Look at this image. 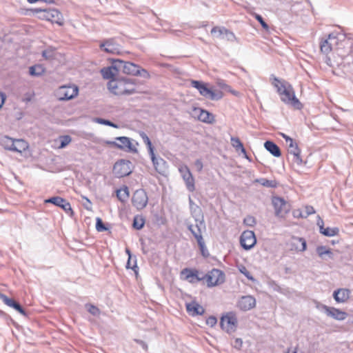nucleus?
I'll return each mask as SVG.
<instances>
[{
    "instance_id": "37998d69",
    "label": "nucleus",
    "mask_w": 353,
    "mask_h": 353,
    "mask_svg": "<svg viewBox=\"0 0 353 353\" xmlns=\"http://www.w3.org/2000/svg\"><path fill=\"white\" fill-rule=\"evenodd\" d=\"M315 213L314 208L311 205H306L304 208L303 212H300L298 216H300L302 218H307L309 215L313 214Z\"/></svg>"
},
{
    "instance_id": "49530a36",
    "label": "nucleus",
    "mask_w": 353,
    "mask_h": 353,
    "mask_svg": "<svg viewBox=\"0 0 353 353\" xmlns=\"http://www.w3.org/2000/svg\"><path fill=\"white\" fill-rule=\"evenodd\" d=\"M135 76H140L145 79L150 78V75L149 72L145 69L141 68L139 65H138V68L136 70Z\"/></svg>"
},
{
    "instance_id": "6e6d98bb",
    "label": "nucleus",
    "mask_w": 353,
    "mask_h": 353,
    "mask_svg": "<svg viewBox=\"0 0 353 353\" xmlns=\"http://www.w3.org/2000/svg\"><path fill=\"white\" fill-rule=\"evenodd\" d=\"M217 323V319L214 316H210L206 319V323L207 325H210V327L214 326Z\"/></svg>"
},
{
    "instance_id": "aec40b11",
    "label": "nucleus",
    "mask_w": 353,
    "mask_h": 353,
    "mask_svg": "<svg viewBox=\"0 0 353 353\" xmlns=\"http://www.w3.org/2000/svg\"><path fill=\"white\" fill-rule=\"evenodd\" d=\"M155 170L160 174L164 175L168 169L166 161L160 157H156L154 152L150 154Z\"/></svg>"
},
{
    "instance_id": "8fccbe9b",
    "label": "nucleus",
    "mask_w": 353,
    "mask_h": 353,
    "mask_svg": "<svg viewBox=\"0 0 353 353\" xmlns=\"http://www.w3.org/2000/svg\"><path fill=\"white\" fill-rule=\"evenodd\" d=\"M131 261L132 260H130V258H128L127 263H126V268L127 269H132V270L134 271V272L136 274H137V272H138V267H137V265L136 256L134 257V263L133 264L131 263Z\"/></svg>"
},
{
    "instance_id": "9d476101",
    "label": "nucleus",
    "mask_w": 353,
    "mask_h": 353,
    "mask_svg": "<svg viewBox=\"0 0 353 353\" xmlns=\"http://www.w3.org/2000/svg\"><path fill=\"white\" fill-rule=\"evenodd\" d=\"M208 287H214L221 284L225 281L224 273L218 269L214 268L205 274Z\"/></svg>"
},
{
    "instance_id": "f8f14e48",
    "label": "nucleus",
    "mask_w": 353,
    "mask_h": 353,
    "mask_svg": "<svg viewBox=\"0 0 353 353\" xmlns=\"http://www.w3.org/2000/svg\"><path fill=\"white\" fill-rule=\"evenodd\" d=\"M148 202V197L143 189L137 190L132 196V203L134 207L140 210L146 207Z\"/></svg>"
},
{
    "instance_id": "423d86ee",
    "label": "nucleus",
    "mask_w": 353,
    "mask_h": 353,
    "mask_svg": "<svg viewBox=\"0 0 353 353\" xmlns=\"http://www.w3.org/2000/svg\"><path fill=\"white\" fill-rule=\"evenodd\" d=\"M237 325V318L232 312L226 313L221 318L220 325L221 328L229 334L235 332Z\"/></svg>"
},
{
    "instance_id": "0e129e2a",
    "label": "nucleus",
    "mask_w": 353,
    "mask_h": 353,
    "mask_svg": "<svg viewBox=\"0 0 353 353\" xmlns=\"http://www.w3.org/2000/svg\"><path fill=\"white\" fill-rule=\"evenodd\" d=\"M195 165L198 167V168L201 170L203 168V163L201 160H196L195 162Z\"/></svg>"
},
{
    "instance_id": "de8ad7c7",
    "label": "nucleus",
    "mask_w": 353,
    "mask_h": 353,
    "mask_svg": "<svg viewBox=\"0 0 353 353\" xmlns=\"http://www.w3.org/2000/svg\"><path fill=\"white\" fill-rule=\"evenodd\" d=\"M96 122L99 123V124L105 125L113 127V128H118V125L117 124L112 123V121H110L109 120H106V119H104L97 118L96 119Z\"/></svg>"
},
{
    "instance_id": "4d7b16f0",
    "label": "nucleus",
    "mask_w": 353,
    "mask_h": 353,
    "mask_svg": "<svg viewBox=\"0 0 353 353\" xmlns=\"http://www.w3.org/2000/svg\"><path fill=\"white\" fill-rule=\"evenodd\" d=\"M232 346L236 349H241L243 345V341L241 339L237 338L235 339L234 341L232 343Z\"/></svg>"
},
{
    "instance_id": "13d9d810",
    "label": "nucleus",
    "mask_w": 353,
    "mask_h": 353,
    "mask_svg": "<svg viewBox=\"0 0 353 353\" xmlns=\"http://www.w3.org/2000/svg\"><path fill=\"white\" fill-rule=\"evenodd\" d=\"M269 285L276 292H281V287L274 281H271L269 282Z\"/></svg>"
},
{
    "instance_id": "bb28decb",
    "label": "nucleus",
    "mask_w": 353,
    "mask_h": 353,
    "mask_svg": "<svg viewBox=\"0 0 353 353\" xmlns=\"http://www.w3.org/2000/svg\"><path fill=\"white\" fill-rule=\"evenodd\" d=\"M186 310L192 316L202 315L205 312V309L196 301H192L186 304Z\"/></svg>"
},
{
    "instance_id": "69168bd1",
    "label": "nucleus",
    "mask_w": 353,
    "mask_h": 353,
    "mask_svg": "<svg viewBox=\"0 0 353 353\" xmlns=\"http://www.w3.org/2000/svg\"><path fill=\"white\" fill-rule=\"evenodd\" d=\"M195 279L198 281H203V280H206V277H205V275H203V276H200L199 274L198 273V276H196Z\"/></svg>"
},
{
    "instance_id": "dca6fc26",
    "label": "nucleus",
    "mask_w": 353,
    "mask_h": 353,
    "mask_svg": "<svg viewBox=\"0 0 353 353\" xmlns=\"http://www.w3.org/2000/svg\"><path fill=\"white\" fill-rule=\"evenodd\" d=\"M119 73L123 72L126 74L135 76L138 65L129 61H124L121 59H116Z\"/></svg>"
},
{
    "instance_id": "cd10ccee",
    "label": "nucleus",
    "mask_w": 353,
    "mask_h": 353,
    "mask_svg": "<svg viewBox=\"0 0 353 353\" xmlns=\"http://www.w3.org/2000/svg\"><path fill=\"white\" fill-rule=\"evenodd\" d=\"M196 224L194 226L192 224L188 225V229L191 232L192 235L195 237V233L199 231L201 235L202 236V230H205V224L204 223V219L203 216L201 218H196Z\"/></svg>"
},
{
    "instance_id": "f3484780",
    "label": "nucleus",
    "mask_w": 353,
    "mask_h": 353,
    "mask_svg": "<svg viewBox=\"0 0 353 353\" xmlns=\"http://www.w3.org/2000/svg\"><path fill=\"white\" fill-rule=\"evenodd\" d=\"M45 203H52L60 207L66 213L73 214L70 203L65 199L60 196H53L45 200Z\"/></svg>"
},
{
    "instance_id": "39448f33",
    "label": "nucleus",
    "mask_w": 353,
    "mask_h": 353,
    "mask_svg": "<svg viewBox=\"0 0 353 353\" xmlns=\"http://www.w3.org/2000/svg\"><path fill=\"white\" fill-rule=\"evenodd\" d=\"M132 163L129 160L120 159L113 166V173L117 178H121L130 174L132 172Z\"/></svg>"
},
{
    "instance_id": "7ed1b4c3",
    "label": "nucleus",
    "mask_w": 353,
    "mask_h": 353,
    "mask_svg": "<svg viewBox=\"0 0 353 353\" xmlns=\"http://www.w3.org/2000/svg\"><path fill=\"white\" fill-rule=\"evenodd\" d=\"M106 145L113 148L120 149L127 152H137V149L132 143V140L127 137H118L115 138L114 141H105L104 142Z\"/></svg>"
},
{
    "instance_id": "1a4fd4ad",
    "label": "nucleus",
    "mask_w": 353,
    "mask_h": 353,
    "mask_svg": "<svg viewBox=\"0 0 353 353\" xmlns=\"http://www.w3.org/2000/svg\"><path fill=\"white\" fill-rule=\"evenodd\" d=\"M34 12L38 13L39 12H43V17L48 20L51 21L52 23H57L60 26L63 23V19L62 14L57 9H39L36 8L34 10Z\"/></svg>"
},
{
    "instance_id": "e433bc0d",
    "label": "nucleus",
    "mask_w": 353,
    "mask_h": 353,
    "mask_svg": "<svg viewBox=\"0 0 353 353\" xmlns=\"http://www.w3.org/2000/svg\"><path fill=\"white\" fill-rule=\"evenodd\" d=\"M339 232V230L338 228H321V234L325 236H334L337 235Z\"/></svg>"
},
{
    "instance_id": "c9c22d12",
    "label": "nucleus",
    "mask_w": 353,
    "mask_h": 353,
    "mask_svg": "<svg viewBox=\"0 0 353 353\" xmlns=\"http://www.w3.org/2000/svg\"><path fill=\"white\" fill-rule=\"evenodd\" d=\"M28 148L27 143L23 139H15V143L14 145V152H22Z\"/></svg>"
},
{
    "instance_id": "c85d7f7f",
    "label": "nucleus",
    "mask_w": 353,
    "mask_h": 353,
    "mask_svg": "<svg viewBox=\"0 0 353 353\" xmlns=\"http://www.w3.org/2000/svg\"><path fill=\"white\" fill-rule=\"evenodd\" d=\"M291 245L292 249L298 252H303L306 250V241L301 237H293Z\"/></svg>"
},
{
    "instance_id": "4468645a",
    "label": "nucleus",
    "mask_w": 353,
    "mask_h": 353,
    "mask_svg": "<svg viewBox=\"0 0 353 353\" xmlns=\"http://www.w3.org/2000/svg\"><path fill=\"white\" fill-rule=\"evenodd\" d=\"M256 243L255 234L253 231L245 230L240 236V243L242 248L246 250L252 248Z\"/></svg>"
},
{
    "instance_id": "bf43d9fd",
    "label": "nucleus",
    "mask_w": 353,
    "mask_h": 353,
    "mask_svg": "<svg viewBox=\"0 0 353 353\" xmlns=\"http://www.w3.org/2000/svg\"><path fill=\"white\" fill-rule=\"evenodd\" d=\"M316 223H317V225L319 227V232H321V228H324V222H323V220L319 216H318Z\"/></svg>"
},
{
    "instance_id": "5701e85b",
    "label": "nucleus",
    "mask_w": 353,
    "mask_h": 353,
    "mask_svg": "<svg viewBox=\"0 0 353 353\" xmlns=\"http://www.w3.org/2000/svg\"><path fill=\"white\" fill-rule=\"evenodd\" d=\"M0 299L2 301L9 307H11L18 311L20 314L23 316H27V314L23 307L14 299L8 298L6 295L3 294H0Z\"/></svg>"
},
{
    "instance_id": "4c0bfd02",
    "label": "nucleus",
    "mask_w": 353,
    "mask_h": 353,
    "mask_svg": "<svg viewBox=\"0 0 353 353\" xmlns=\"http://www.w3.org/2000/svg\"><path fill=\"white\" fill-rule=\"evenodd\" d=\"M145 224V219L141 215H136L133 220V228L137 230H141L143 228Z\"/></svg>"
},
{
    "instance_id": "338daca9",
    "label": "nucleus",
    "mask_w": 353,
    "mask_h": 353,
    "mask_svg": "<svg viewBox=\"0 0 353 353\" xmlns=\"http://www.w3.org/2000/svg\"><path fill=\"white\" fill-rule=\"evenodd\" d=\"M125 252L128 255V258H130V260H132V254H131L130 250L128 248H126L125 249Z\"/></svg>"
},
{
    "instance_id": "58836bf2",
    "label": "nucleus",
    "mask_w": 353,
    "mask_h": 353,
    "mask_svg": "<svg viewBox=\"0 0 353 353\" xmlns=\"http://www.w3.org/2000/svg\"><path fill=\"white\" fill-rule=\"evenodd\" d=\"M256 182L267 188H276L277 186V182L275 180H268L265 178L258 179Z\"/></svg>"
},
{
    "instance_id": "f704fd0d",
    "label": "nucleus",
    "mask_w": 353,
    "mask_h": 353,
    "mask_svg": "<svg viewBox=\"0 0 353 353\" xmlns=\"http://www.w3.org/2000/svg\"><path fill=\"white\" fill-rule=\"evenodd\" d=\"M45 72V69L41 65H34L29 68V73L31 76L39 77Z\"/></svg>"
},
{
    "instance_id": "5fc2aeb1",
    "label": "nucleus",
    "mask_w": 353,
    "mask_h": 353,
    "mask_svg": "<svg viewBox=\"0 0 353 353\" xmlns=\"http://www.w3.org/2000/svg\"><path fill=\"white\" fill-rule=\"evenodd\" d=\"M184 272H187L186 279L198 276V271L196 270H193L186 268L184 270Z\"/></svg>"
},
{
    "instance_id": "ea45409f",
    "label": "nucleus",
    "mask_w": 353,
    "mask_h": 353,
    "mask_svg": "<svg viewBox=\"0 0 353 353\" xmlns=\"http://www.w3.org/2000/svg\"><path fill=\"white\" fill-rule=\"evenodd\" d=\"M140 135H141V137L142 138L144 143L147 146L149 154L154 152V147H153V145L152 144V142H151L150 138L148 137V135L145 132H142L140 134Z\"/></svg>"
},
{
    "instance_id": "b1692460",
    "label": "nucleus",
    "mask_w": 353,
    "mask_h": 353,
    "mask_svg": "<svg viewBox=\"0 0 353 353\" xmlns=\"http://www.w3.org/2000/svg\"><path fill=\"white\" fill-rule=\"evenodd\" d=\"M288 152L290 154L293 155V161L297 165H301L303 160L301 157V150L298 144L294 141L288 144Z\"/></svg>"
},
{
    "instance_id": "a19ab883",
    "label": "nucleus",
    "mask_w": 353,
    "mask_h": 353,
    "mask_svg": "<svg viewBox=\"0 0 353 353\" xmlns=\"http://www.w3.org/2000/svg\"><path fill=\"white\" fill-rule=\"evenodd\" d=\"M316 252L319 254V256L321 258H323V256L325 254L327 255L330 259H332L333 257V254L331 250L326 248L325 246L321 245L317 247Z\"/></svg>"
},
{
    "instance_id": "864d4df0",
    "label": "nucleus",
    "mask_w": 353,
    "mask_h": 353,
    "mask_svg": "<svg viewBox=\"0 0 353 353\" xmlns=\"http://www.w3.org/2000/svg\"><path fill=\"white\" fill-rule=\"evenodd\" d=\"M255 19L260 23V24L261 25V26L263 27V29H265L266 30H268L269 29L268 25L263 20V17L260 14H256Z\"/></svg>"
},
{
    "instance_id": "20e7f679",
    "label": "nucleus",
    "mask_w": 353,
    "mask_h": 353,
    "mask_svg": "<svg viewBox=\"0 0 353 353\" xmlns=\"http://www.w3.org/2000/svg\"><path fill=\"white\" fill-rule=\"evenodd\" d=\"M191 85L197 89L201 95L210 100H219L222 97L221 92H214L212 89L207 88L206 85L202 81L192 80Z\"/></svg>"
},
{
    "instance_id": "052dcab7",
    "label": "nucleus",
    "mask_w": 353,
    "mask_h": 353,
    "mask_svg": "<svg viewBox=\"0 0 353 353\" xmlns=\"http://www.w3.org/2000/svg\"><path fill=\"white\" fill-rule=\"evenodd\" d=\"M281 135L285 140V141L288 144H289L290 143H292V141H294L291 137H290L289 136L286 135L284 133H281Z\"/></svg>"
},
{
    "instance_id": "774afa93",
    "label": "nucleus",
    "mask_w": 353,
    "mask_h": 353,
    "mask_svg": "<svg viewBox=\"0 0 353 353\" xmlns=\"http://www.w3.org/2000/svg\"><path fill=\"white\" fill-rule=\"evenodd\" d=\"M189 202H190V207L191 208L192 205L194 206V205H196L193 201L192 200V199L190 197L189 198Z\"/></svg>"
},
{
    "instance_id": "e2e57ef3",
    "label": "nucleus",
    "mask_w": 353,
    "mask_h": 353,
    "mask_svg": "<svg viewBox=\"0 0 353 353\" xmlns=\"http://www.w3.org/2000/svg\"><path fill=\"white\" fill-rule=\"evenodd\" d=\"M5 100H6V95L3 93L0 92V109L4 104Z\"/></svg>"
},
{
    "instance_id": "393cba45",
    "label": "nucleus",
    "mask_w": 353,
    "mask_h": 353,
    "mask_svg": "<svg viewBox=\"0 0 353 353\" xmlns=\"http://www.w3.org/2000/svg\"><path fill=\"white\" fill-rule=\"evenodd\" d=\"M350 293L349 289L340 288L334 292L333 297L337 303H345L350 299Z\"/></svg>"
},
{
    "instance_id": "c03bdc74",
    "label": "nucleus",
    "mask_w": 353,
    "mask_h": 353,
    "mask_svg": "<svg viewBox=\"0 0 353 353\" xmlns=\"http://www.w3.org/2000/svg\"><path fill=\"white\" fill-rule=\"evenodd\" d=\"M85 307L88 312L93 316H99L100 314V310L97 306L90 303H87Z\"/></svg>"
},
{
    "instance_id": "a878e982",
    "label": "nucleus",
    "mask_w": 353,
    "mask_h": 353,
    "mask_svg": "<svg viewBox=\"0 0 353 353\" xmlns=\"http://www.w3.org/2000/svg\"><path fill=\"white\" fill-rule=\"evenodd\" d=\"M194 111L199 112V114L198 115V119L201 121L209 124L214 123L215 117L213 114L201 108H195Z\"/></svg>"
},
{
    "instance_id": "2eb2a0df",
    "label": "nucleus",
    "mask_w": 353,
    "mask_h": 353,
    "mask_svg": "<svg viewBox=\"0 0 353 353\" xmlns=\"http://www.w3.org/2000/svg\"><path fill=\"white\" fill-rule=\"evenodd\" d=\"M179 172L185 181L187 190L193 192L195 190L194 179L187 165L181 166L179 169Z\"/></svg>"
},
{
    "instance_id": "a211bd4d",
    "label": "nucleus",
    "mask_w": 353,
    "mask_h": 353,
    "mask_svg": "<svg viewBox=\"0 0 353 353\" xmlns=\"http://www.w3.org/2000/svg\"><path fill=\"white\" fill-rule=\"evenodd\" d=\"M321 308L324 310L327 316H330L338 321H343L347 316V313L334 307H329L325 305H322Z\"/></svg>"
},
{
    "instance_id": "9b49d317",
    "label": "nucleus",
    "mask_w": 353,
    "mask_h": 353,
    "mask_svg": "<svg viewBox=\"0 0 353 353\" xmlns=\"http://www.w3.org/2000/svg\"><path fill=\"white\" fill-rule=\"evenodd\" d=\"M272 204L276 216L284 217L290 210V205L283 198L273 197Z\"/></svg>"
},
{
    "instance_id": "0eeeda50",
    "label": "nucleus",
    "mask_w": 353,
    "mask_h": 353,
    "mask_svg": "<svg viewBox=\"0 0 353 353\" xmlns=\"http://www.w3.org/2000/svg\"><path fill=\"white\" fill-rule=\"evenodd\" d=\"M210 33L214 37L221 40L229 42L236 41L234 33L224 26H214L212 28Z\"/></svg>"
},
{
    "instance_id": "6ab92c4d",
    "label": "nucleus",
    "mask_w": 353,
    "mask_h": 353,
    "mask_svg": "<svg viewBox=\"0 0 353 353\" xmlns=\"http://www.w3.org/2000/svg\"><path fill=\"white\" fill-rule=\"evenodd\" d=\"M255 306L256 299L250 295L241 296L237 303V307L241 311H248Z\"/></svg>"
},
{
    "instance_id": "7c9ffc66",
    "label": "nucleus",
    "mask_w": 353,
    "mask_h": 353,
    "mask_svg": "<svg viewBox=\"0 0 353 353\" xmlns=\"http://www.w3.org/2000/svg\"><path fill=\"white\" fill-rule=\"evenodd\" d=\"M195 234V239H196L197 243L199 246L201 254L204 257H208L209 256V252L205 247V241L203 240V236L201 235L199 231H198Z\"/></svg>"
},
{
    "instance_id": "6e6552de",
    "label": "nucleus",
    "mask_w": 353,
    "mask_h": 353,
    "mask_svg": "<svg viewBox=\"0 0 353 353\" xmlns=\"http://www.w3.org/2000/svg\"><path fill=\"white\" fill-rule=\"evenodd\" d=\"M79 88L77 85L61 86L57 91V97L59 101H68L77 96Z\"/></svg>"
},
{
    "instance_id": "f257e3e1",
    "label": "nucleus",
    "mask_w": 353,
    "mask_h": 353,
    "mask_svg": "<svg viewBox=\"0 0 353 353\" xmlns=\"http://www.w3.org/2000/svg\"><path fill=\"white\" fill-rule=\"evenodd\" d=\"M272 85L276 88L277 92L281 96V99L287 105H292L296 109H301L302 105L296 97L292 85L288 83L280 81L276 77H273Z\"/></svg>"
},
{
    "instance_id": "3c124183",
    "label": "nucleus",
    "mask_w": 353,
    "mask_h": 353,
    "mask_svg": "<svg viewBox=\"0 0 353 353\" xmlns=\"http://www.w3.org/2000/svg\"><path fill=\"white\" fill-rule=\"evenodd\" d=\"M256 221L254 216H247L243 219V223L248 226L252 227L256 224Z\"/></svg>"
},
{
    "instance_id": "603ef678",
    "label": "nucleus",
    "mask_w": 353,
    "mask_h": 353,
    "mask_svg": "<svg viewBox=\"0 0 353 353\" xmlns=\"http://www.w3.org/2000/svg\"><path fill=\"white\" fill-rule=\"evenodd\" d=\"M239 271L242 273L250 281H254V277L251 275L250 272L246 269L245 266L239 268Z\"/></svg>"
},
{
    "instance_id": "2f4dec72",
    "label": "nucleus",
    "mask_w": 353,
    "mask_h": 353,
    "mask_svg": "<svg viewBox=\"0 0 353 353\" xmlns=\"http://www.w3.org/2000/svg\"><path fill=\"white\" fill-rule=\"evenodd\" d=\"M0 143L6 150L13 151L15 139L6 136L1 139Z\"/></svg>"
},
{
    "instance_id": "72a5a7b5",
    "label": "nucleus",
    "mask_w": 353,
    "mask_h": 353,
    "mask_svg": "<svg viewBox=\"0 0 353 353\" xmlns=\"http://www.w3.org/2000/svg\"><path fill=\"white\" fill-rule=\"evenodd\" d=\"M117 197L121 202H125L129 197V190L127 186L117 190Z\"/></svg>"
},
{
    "instance_id": "ddd939ff",
    "label": "nucleus",
    "mask_w": 353,
    "mask_h": 353,
    "mask_svg": "<svg viewBox=\"0 0 353 353\" xmlns=\"http://www.w3.org/2000/svg\"><path fill=\"white\" fill-rule=\"evenodd\" d=\"M99 48L101 50L108 54H119L121 46L117 43L114 38L104 39L100 42Z\"/></svg>"
},
{
    "instance_id": "4be33fe9",
    "label": "nucleus",
    "mask_w": 353,
    "mask_h": 353,
    "mask_svg": "<svg viewBox=\"0 0 353 353\" xmlns=\"http://www.w3.org/2000/svg\"><path fill=\"white\" fill-rule=\"evenodd\" d=\"M101 73L105 79H113L119 74L116 59H112V65L101 70Z\"/></svg>"
},
{
    "instance_id": "473e14b6",
    "label": "nucleus",
    "mask_w": 353,
    "mask_h": 353,
    "mask_svg": "<svg viewBox=\"0 0 353 353\" xmlns=\"http://www.w3.org/2000/svg\"><path fill=\"white\" fill-rule=\"evenodd\" d=\"M230 141L232 145L236 149V151H241L242 153L246 155V150L241 140L238 137H232L230 138Z\"/></svg>"
},
{
    "instance_id": "412c9836",
    "label": "nucleus",
    "mask_w": 353,
    "mask_h": 353,
    "mask_svg": "<svg viewBox=\"0 0 353 353\" xmlns=\"http://www.w3.org/2000/svg\"><path fill=\"white\" fill-rule=\"evenodd\" d=\"M333 41L336 44L337 38L333 33L330 34L327 39L322 40L320 43L321 52L326 54H329L332 50Z\"/></svg>"
},
{
    "instance_id": "f03ea898",
    "label": "nucleus",
    "mask_w": 353,
    "mask_h": 353,
    "mask_svg": "<svg viewBox=\"0 0 353 353\" xmlns=\"http://www.w3.org/2000/svg\"><path fill=\"white\" fill-rule=\"evenodd\" d=\"M108 88L115 95H130L136 92L134 83L128 78L111 79L108 83Z\"/></svg>"
},
{
    "instance_id": "a18cd8bd",
    "label": "nucleus",
    "mask_w": 353,
    "mask_h": 353,
    "mask_svg": "<svg viewBox=\"0 0 353 353\" xmlns=\"http://www.w3.org/2000/svg\"><path fill=\"white\" fill-rule=\"evenodd\" d=\"M59 139H60V145H59V148H65V146H67L72 141V139L71 137L69 136V135H64V136H61L59 137Z\"/></svg>"
},
{
    "instance_id": "c756f323",
    "label": "nucleus",
    "mask_w": 353,
    "mask_h": 353,
    "mask_svg": "<svg viewBox=\"0 0 353 353\" xmlns=\"http://www.w3.org/2000/svg\"><path fill=\"white\" fill-rule=\"evenodd\" d=\"M264 148L274 157H279L281 152L279 147L272 141H266L264 143Z\"/></svg>"
},
{
    "instance_id": "680f3d73",
    "label": "nucleus",
    "mask_w": 353,
    "mask_h": 353,
    "mask_svg": "<svg viewBox=\"0 0 353 353\" xmlns=\"http://www.w3.org/2000/svg\"><path fill=\"white\" fill-rule=\"evenodd\" d=\"M135 341L137 343H138L139 344H140L141 345V347H143V349H144L145 350H148V345L146 344L145 342L141 341V340H135Z\"/></svg>"
},
{
    "instance_id": "79ce46f5",
    "label": "nucleus",
    "mask_w": 353,
    "mask_h": 353,
    "mask_svg": "<svg viewBox=\"0 0 353 353\" xmlns=\"http://www.w3.org/2000/svg\"><path fill=\"white\" fill-rule=\"evenodd\" d=\"M190 212L195 221L196 218H201V216L203 217V215L201 213V210L197 205H194V206L192 205L190 208Z\"/></svg>"
},
{
    "instance_id": "09e8293b",
    "label": "nucleus",
    "mask_w": 353,
    "mask_h": 353,
    "mask_svg": "<svg viewBox=\"0 0 353 353\" xmlns=\"http://www.w3.org/2000/svg\"><path fill=\"white\" fill-rule=\"evenodd\" d=\"M96 230L98 232H104L108 230V228L105 225L101 219L97 218L96 221Z\"/></svg>"
}]
</instances>
